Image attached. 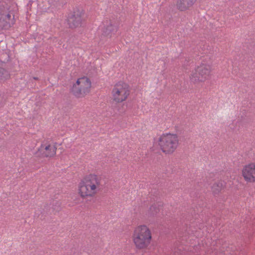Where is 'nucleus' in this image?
<instances>
[{
  "mask_svg": "<svg viewBox=\"0 0 255 255\" xmlns=\"http://www.w3.org/2000/svg\"><path fill=\"white\" fill-rule=\"evenodd\" d=\"M101 179L96 175H90L80 183L79 193L83 197L92 196L101 189Z\"/></svg>",
  "mask_w": 255,
  "mask_h": 255,
  "instance_id": "nucleus-1",
  "label": "nucleus"
},
{
  "mask_svg": "<svg viewBox=\"0 0 255 255\" xmlns=\"http://www.w3.org/2000/svg\"><path fill=\"white\" fill-rule=\"evenodd\" d=\"M133 238L136 247L143 249L150 244L151 235L149 229L146 226L142 225L135 228Z\"/></svg>",
  "mask_w": 255,
  "mask_h": 255,
  "instance_id": "nucleus-2",
  "label": "nucleus"
},
{
  "mask_svg": "<svg viewBox=\"0 0 255 255\" xmlns=\"http://www.w3.org/2000/svg\"><path fill=\"white\" fill-rule=\"evenodd\" d=\"M159 144L163 152L172 153L178 146V137L176 134H173L163 135L159 139Z\"/></svg>",
  "mask_w": 255,
  "mask_h": 255,
  "instance_id": "nucleus-3",
  "label": "nucleus"
},
{
  "mask_svg": "<svg viewBox=\"0 0 255 255\" xmlns=\"http://www.w3.org/2000/svg\"><path fill=\"white\" fill-rule=\"evenodd\" d=\"M91 86V83L89 79L84 77L77 80L72 88V92L76 97L84 96L88 93Z\"/></svg>",
  "mask_w": 255,
  "mask_h": 255,
  "instance_id": "nucleus-4",
  "label": "nucleus"
},
{
  "mask_svg": "<svg viewBox=\"0 0 255 255\" xmlns=\"http://www.w3.org/2000/svg\"><path fill=\"white\" fill-rule=\"evenodd\" d=\"M211 67L209 64L202 63L193 72L190 76L192 82H203L210 76Z\"/></svg>",
  "mask_w": 255,
  "mask_h": 255,
  "instance_id": "nucleus-5",
  "label": "nucleus"
},
{
  "mask_svg": "<svg viewBox=\"0 0 255 255\" xmlns=\"http://www.w3.org/2000/svg\"><path fill=\"white\" fill-rule=\"evenodd\" d=\"M112 94L114 101L117 103L122 102L129 94V86L124 82H120L115 85Z\"/></svg>",
  "mask_w": 255,
  "mask_h": 255,
  "instance_id": "nucleus-6",
  "label": "nucleus"
},
{
  "mask_svg": "<svg viewBox=\"0 0 255 255\" xmlns=\"http://www.w3.org/2000/svg\"><path fill=\"white\" fill-rule=\"evenodd\" d=\"M83 13L79 10H76L69 14L67 22L69 27L71 28L81 26L83 20Z\"/></svg>",
  "mask_w": 255,
  "mask_h": 255,
  "instance_id": "nucleus-7",
  "label": "nucleus"
},
{
  "mask_svg": "<svg viewBox=\"0 0 255 255\" xmlns=\"http://www.w3.org/2000/svg\"><path fill=\"white\" fill-rule=\"evenodd\" d=\"M56 149L54 145H41L35 155L37 157H51L55 155Z\"/></svg>",
  "mask_w": 255,
  "mask_h": 255,
  "instance_id": "nucleus-8",
  "label": "nucleus"
},
{
  "mask_svg": "<svg viewBox=\"0 0 255 255\" xmlns=\"http://www.w3.org/2000/svg\"><path fill=\"white\" fill-rule=\"evenodd\" d=\"M13 15L9 13H1L0 14V28L8 29L13 24Z\"/></svg>",
  "mask_w": 255,
  "mask_h": 255,
  "instance_id": "nucleus-9",
  "label": "nucleus"
},
{
  "mask_svg": "<svg viewBox=\"0 0 255 255\" xmlns=\"http://www.w3.org/2000/svg\"><path fill=\"white\" fill-rule=\"evenodd\" d=\"M243 175L246 181H255V164H250L246 166L243 170Z\"/></svg>",
  "mask_w": 255,
  "mask_h": 255,
  "instance_id": "nucleus-10",
  "label": "nucleus"
},
{
  "mask_svg": "<svg viewBox=\"0 0 255 255\" xmlns=\"http://www.w3.org/2000/svg\"><path fill=\"white\" fill-rule=\"evenodd\" d=\"M103 34L106 36L111 37L117 30V26L112 23L111 21L107 20L103 23Z\"/></svg>",
  "mask_w": 255,
  "mask_h": 255,
  "instance_id": "nucleus-11",
  "label": "nucleus"
},
{
  "mask_svg": "<svg viewBox=\"0 0 255 255\" xmlns=\"http://www.w3.org/2000/svg\"><path fill=\"white\" fill-rule=\"evenodd\" d=\"M196 0H178L177 7L181 11L185 10L191 7Z\"/></svg>",
  "mask_w": 255,
  "mask_h": 255,
  "instance_id": "nucleus-12",
  "label": "nucleus"
},
{
  "mask_svg": "<svg viewBox=\"0 0 255 255\" xmlns=\"http://www.w3.org/2000/svg\"><path fill=\"white\" fill-rule=\"evenodd\" d=\"M225 182L224 181H218L212 186V191L214 194H217L224 188Z\"/></svg>",
  "mask_w": 255,
  "mask_h": 255,
  "instance_id": "nucleus-13",
  "label": "nucleus"
},
{
  "mask_svg": "<svg viewBox=\"0 0 255 255\" xmlns=\"http://www.w3.org/2000/svg\"><path fill=\"white\" fill-rule=\"evenodd\" d=\"M159 205L158 203H154L151 206L148 211V215L150 216H153L156 215L159 211Z\"/></svg>",
  "mask_w": 255,
  "mask_h": 255,
  "instance_id": "nucleus-14",
  "label": "nucleus"
},
{
  "mask_svg": "<svg viewBox=\"0 0 255 255\" xmlns=\"http://www.w3.org/2000/svg\"><path fill=\"white\" fill-rule=\"evenodd\" d=\"M9 76V73L7 71L2 68H0V82L7 79Z\"/></svg>",
  "mask_w": 255,
  "mask_h": 255,
  "instance_id": "nucleus-15",
  "label": "nucleus"
},
{
  "mask_svg": "<svg viewBox=\"0 0 255 255\" xmlns=\"http://www.w3.org/2000/svg\"><path fill=\"white\" fill-rule=\"evenodd\" d=\"M34 79L35 80H37L38 78H36V77H34Z\"/></svg>",
  "mask_w": 255,
  "mask_h": 255,
  "instance_id": "nucleus-16",
  "label": "nucleus"
}]
</instances>
